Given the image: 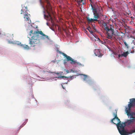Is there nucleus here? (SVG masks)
I'll list each match as a JSON object with an SVG mask.
<instances>
[{"label": "nucleus", "mask_w": 135, "mask_h": 135, "mask_svg": "<svg viewBox=\"0 0 135 135\" xmlns=\"http://www.w3.org/2000/svg\"><path fill=\"white\" fill-rule=\"evenodd\" d=\"M29 35H33L29 39V44L32 47L38 46L41 45L40 40H49L50 38L47 35L44 33L42 31H39L37 30L34 28L29 32Z\"/></svg>", "instance_id": "nucleus-1"}, {"label": "nucleus", "mask_w": 135, "mask_h": 135, "mask_svg": "<svg viewBox=\"0 0 135 135\" xmlns=\"http://www.w3.org/2000/svg\"><path fill=\"white\" fill-rule=\"evenodd\" d=\"M40 3L43 9L44 15L45 18L52 20L51 14H53L52 7L49 0H39Z\"/></svg>", "instance_id": "nucleus-2"}, {"label": "nucleus", "mask_w": 135, "mask_h": 135, "mask_svg": "<svg viewBox=\"0 0 135 135\" xmlns=\"http://www.w3.org/2000/svg\"><path fill=\"white\" fill-rule=\"evenodd\" d=\"M113 115L114 117L111 120V122L116 125L119 133L121 135H126V134H128L129 132L126 131L124 128L126 125L123 123L122 124L120 123V119L117 117V111L113 113Z\"/></svg>", "instance_id": "nucleus-3"}, {"label": "nucleus", "mask_w": 135, "mask_h": 135, "mask_svg": "<svg viewBox=\"0 0 135 135\" xmlns=\"http://www.w3.org/2000/svg\"><path fill=\"white\" fill-rule=\"evenodd\" d=\"M101 24L103 25L102 28L106 31L107 38L112 40L115 35L113 26L112 25L108 26L107 23L104 21H102Z\"/></svg>", "instance_id": "nucleus-4"}, {"label": "nucleus", "mask_w": 135, "mask_h": 135, "mask_svg": "<svg viewBox=\"0 0 135 135\" xmlns=\"http://www.w3.org/2000/svg\"><path fill=\"white\" fill-rule=\"evenodd\" d=\"M60 53L62 54L63 56L66 57L68 61H70V63L71 64H77L79 65H81L80 63L76 62V61L74 60L70 56L67 55L64 53L63 52H60Z\"/></svg>", "instance_id": "nucleus-5"}, {"label": "nucleus", "mask_w": 135, "mask_h": 135, "mask_svg": "<svg viewBox=\"0 0 135 135\" xmlns=\"http://www.w3.org/2000/svg\"><path fill=\"white\" fill-rule=\"evenodd\" d=\"M131 102L128 104V107H126L125 111L127 112V111L129 112H131V108L134 106L135 105V98H132L130 99Z\"/></svg>", "instance_id": "nucleus-6"}, {"label": "nucleus", "mask_w": 135, "mask_h": 135, "mask_svg": "<svg viewBox=\"0 0 135 135\" xmlns=\"http://www.w3.org/2000/svg\"><path fill=\"white\" fill-rule=\"evenodd\" d=\"M26 9L25 11H23V9H21V14H23L24 16V18H26L27 21H28V23H31V21L30 20L29 17L30 16V14H28V13L27 12V9L26 7Z\"/></svg>", "instance_id": "nucleus-7"}, {"label": "nucleus", "mask_w": 135, "mask_h": 135, "mask_svg": "<svg viewBox=\"0 0 135 135\" xmlns=\"http://www.w3.org/2000/svg\"><path fill=\"white\" fill-rule=\"evenodd\" d=\"M91 9L93 10V12H94L93 15H94V17L95 18V19H98L99 18V16L100 14H99L97 12V9L93 7L92 5L91 4Z\"/></svg>", "instance_id": "nucleus-8"}, {"label": "nucleus", "mask_w": 135, "mask_h": 135, "mask_svg": "<svg viewBox=\"0 0 135 135\" xmlns=\"http://www.w3.org/2000/svg\"><path fill=\"white\" fill-rule=\"evenodd\" d=\"M128 116H130V118L135 119V113L133 112H129L127 111L126 112Z\"/></svg>", "instance_id": "nucleus-9"}, {"label": "nucleus", "mask_w": 135, "mask_h": 135, "mask_svg": "<svg viewBox=\"0 0 135 135\" xmlns=\"http://www.w3.org/2000/svg\"><path fill=\"white\" fill-rule=\"evenodd\" d=\"M50 73H54L55 74H57V76H58L57 77H56V78H67L68 77L65 76H62L61 75H62V73H63L62 72H60L59 73H56V72H50Z\"/></svg>", "instance_id": "nucleus-10"}, {"label": "nucleus", "mask_w": 135, "mask_h": 135, "mask_svg": "<svg viewBox=\"0 0 135 135\" xmlns=\"http://www.w3.org/2000/svg\"><path fill=\"white\" fill-rule=\"evenodd\" d=\"M94 53L96 56L100 57H101L102 56L101 54L100 53V51L98 49L95 50Z\"/></svg>", "instance_id": "nucleus-11"}, {"label": "nucleus", "mask_w": 135, "mask_h": 135, "mask_svg": "<svg viewBox=\"0 0 135 135\" xmlns=\"http://www.w3.org/2000/svg\"><path fill=\"white\" fill-rule=\"evenodd\" d=\"M87 20L89 23H90L92 22H93L94 21H98V20L97 19L90 18L89 17H86Z\"/></svg>", "instance_id": "nucleus-12"}, {"label": "nucleus", "mask_w": 135, "mask_h": 135, "mask_svg": "<svg viewBox=\"0 0 135 135\" xmlns=\"http://www.w3.org/2000/svg\"><path fill=\"white\" fill-rule=\"evenodd\" d=\"M133 122V120L132 119L127 120V121L123 123L127 126L130 125Z\"/></svg>", "instance_id": "nucleus-13"}, {"label": "nucleus", "mask_w": 135, "mask_h": 135, "mask_svg": "<svg viewBox=\"0 0 135 135\" xmlns=\"http://www.w3.org/2000/svg\"><path fill=\"white\" fill-rule=\"evenodd\" d=\"M96 9H97V10H98V13L99 14H100V16H103V15H102V14L101 11H102V9L101 7H100L98 6V8H96Z\"/></svg>", "instance_id": "nucleus-14"}, {"label": "nucleus", "mask_w": 135, "mask_h": 135, "mask_svg": "<svg viewBox=\"0 0 135 135\" xmlns=\"http://www.w3.org/2000/svg\"><path fill=\"white\" fill-rule=\"evenodd\" d=\"M129 53V52L127 51L125 52H123L122 54V56L126 57Z\"/></svg>", "instance_id": "nucleus-15"}, {"label": "nucleus", "mask_w": 135, "mask_h": 135, "mask_svg": "<svg viewBox=\"0 0 135 135\" xmlns=\"http://www.w3.org/2000/svg\"><path fill=\"white\" fill-rule=\"evenodd\" d=\"M123 42L125 45V47L127 48L128 49L129 47V46L128 45L127 43L125 40H123Z\"/></svg>", "instance_id": "nucleus-16"}, {"label": "nucleus", "mask_w": 135, "mask_h": 135, "mask_svg": "<svg viewBox=\"0 0 135 135\" xmlns=\"http://www.w3.org/2000/svg\"><path fill=\"white\" fill-rule=\"evenodd\" d=\"M87 29L89 31V32L91 34H93V31H91V28L89 27H88L87 28Z\"/></svg>", "instance_id": "nucleus-17"}, {"label": "nucleus", "mask_w": 135, "mask_h": 135, "mask_svg": "<svg viewBox=\"0 0 135 135\" xmlns=\"http://www.w3.org/2000/svg\"><path fill=\"white\" fill-rule=\"evenodd\" d=\"M21 46H22L25 49H29L28 46L27 45H22Z\"/></svg>", "instance_id": "nucleus-18"}, {"label": "nucleus", "mask_w": 135, "mask_h": 135, "mask_svg": "<svg viewBox=\"0 0 135 135\" xmlns=\"http://www.w3.org/2000/svg\"><path fill=\"white\" fill-rule=\"evenodd\" d=\"M90 1H91V0H89ZM84 0H81L80 1H77V2L78 4H80V3L81 2L83 3V2Z\"/></svg>", "instance_id": "nucleus-19"}, {"label": "nucleus", "mask_w": 135, "mask_h": 135, "mask_svg": "<svg viewBox=\"0 0 135 135\" xmlns=\"http://www.w3.org/2000/svg\"><path fill=\"white\" fill-rule=\"evenodd\" d=\"M68 77L67 78H66L67 79L68 78L70 80H71L72 79L74 78V76H70L67 77Z\"/></svg>", "instance_id": "nucleus-20"}, {"label": "nucleus", "mask_w": 135, "mask_h": 135, "mask_svg": "<svg viewBox=\"0 0 135 135\" xmlns=\"http://www.w3.org/2000/svg\"><path fill=\"white\" fill-rule=\"evenodd\" d=\"M135 132V129L134 130H133L132 132H129V133L128 134H131L132 133H134Z\"/></svg>", "instance_id": "nucleus-21"}, {"label": "nucleus", "mask_w": 135, "mask_h": 135, "mask_svg": "<svg viewBox=\"0 0 135 135\" xmlns=\"http://www.w3.org/2000/svg\"><path fill=\"white\" fill-rule=\"evenodd\" d=\"M131 25H132L133 24V22L131 20V21L129 23Z\"/></svg>", "instance_id": "nucleus-22"}, {"label": "nucleus", "mask_w": 135, "mask_h": 135, "mask_svg": "<svg viewBox=\"0 0 135 135\" xmlns=\"http://www.w3.org/2000/svg\"><path fill=\"white\" fill-rule=\"evenodd\" d=\"M113 122L116 123L117 122V120L116 119H115L114 121V120H113Z\"/></svg>", "instance_id": "nucleus-23"}, {"label": "nucleus", "mask_w": 135, "mask_h": 135, "mask_svg": "<svg viewBox=\"0 0 135 135\" xmlns=\"http://www.w3.org/2000/svg\"><path fill=\"white\" fill-rule=\"evenodd\" d=\"M26 8H27V6H26V7H24V8H25L26 9H25V10L24 9V8H22V9H23V11H26Z\"/></svg>", "instance_id": "nucleus-24"}, {"label": "nucleus", "mask_w": 135, "mask_h": 135, "mask_svg": "<svg viewBox=\"0 0 135 135\" xmlns=\"http://www.w3.org/2000/svg\"><path fill=\"white\" fill-rule=\"evenodd\" d=\"M121 57H122V54H119L118 55V57L119 58H120Z\"/></svg>", "instance_id": "nucleus-25"}, {"label": "nucleus", "mask_w": 135, "mask_h": 135, "mask_svg": "<svg viewBox=\"0 0 135 135\" xmlns=\"http://www.w3.org/2000/svg\"><path fill=\"white\" fill-rule=\"evenodd\" d=\"M98 40H99V41L102 44H103V41H100V39L99 38H98Z\"/></svg>", "instance_id": "nucleus-26"}, {"label": "nucleus", "mask_w": 135, "mask_h": 135, "mask_svg": "<svg viewBox=\"0 0 135 135\" xmlns=\"http://www.w3.org/2000/svg\"><path fill=\"white\" fill-rule=\"evenodd\" d=\"M93 29H94V30H95V31H96V29L95 28V27H93Z\"/></svg>", "instance_id": "nucleus-27"}, {"label": "nucleus", "mask_w": 135, "mask_h": 135, "mask_svg": "<svg viewBox=\"0 0 135 135\" xmlns=\"http://www.w3.org/2000/svg\"><path fill=\"white\" fill-rule=\"evenodd\" d=\"M62 88H63L64 89H65V88L63 86V85H62Z\"/></svg>", "instance_id": "nucleus-28"}, {"label": "nucleus", "mask_w": 135, "mask_h": 135, "mask_svg": "<svg viewBox=\"0 0 135 135\" xmlns=\"http://www.w3.org/2000/svg\"><path fill=\"white\" fill-rule=\"evenodd\" d=\"M85 4V3L84 2H83L82 3V4Z\"/></svg>", "instance_id": "nucleus-29"}, {"label": "nucleus", "mask_w": 135, "mask_h": 135, "mask_svg": "<svg viewBox=\"0 0 135 135\" xmlns=\"http://www.w3.org/2000/svg\"><path fill=\"white\" fill-rule=\"evenodd\" d=\"M67 73H69V71H67Z\"/></svg>", "instance_id": "nucleus-30"}, {"label": "nucleus", "mask_w": 135, "mask_h": 135, "mask_svg": "<svg viewBox=\"0 0 135 135\" xmlns=\"http://www.w3.org/2000/svg\"><path fill=\"white\" fill-rule=\"evenodd\" d=\"M26 123V122H24L23 123V125H25Z\"/></svg>", "instance_id": "nucleus-31"}, {"label": "nucleus", "mask_w": 135, "mask_h": 135, "mask_svg": "<svg viewBox=\"0 0 135 135\" xmlns=\"http://www.w3.org/2000/svg\"><path fill=\"white\" fill-rule=\"evenodd\" d=\"M85 75V76H86L85 78H86V77H87V75Z\"/></svg>", "instance_id": "nucleus-32"}, {"label": "nucleus", "mask_w": 135, "mask_h": 135, "mask_svg": "<svg viewBox=\"0 0 135 135\" xmlns=\"http://www.w3.org/2000/svg\"><path fill=\"white\" fill-rule=\"evenodd\" d=\"M128 134H126V135H128Z\"/></svg>", "instance_id": "nucleus-33"}, {"label": "nucleus", "mask_w": 135, "mask_h": 135, "mask_svg": "<svg viewBox=\"0 0 135 135\" xmlns=\"http://www.w3.org/2000/svg\"><path fill=\"white\" fill-rule=\"evenodd\" d=\"M131 53H132L133 52H132V51H131Z\"/></svg>", "instance_id": "nucleus-34"}, {"label": "nucleus", "mask_w": 135, "mask_h": 135, "mask_svg": "<svg viewBox=\"0 0 135 135\" xmlns=\"http://www.w3.org/2000/svg\"><path fill=\"white\" fill-rule=\"evenodd\" d=\"M1 34V33L0 32V35Z\"/></svg>", "instance_id": "nucleus-35"}]
</instances>
